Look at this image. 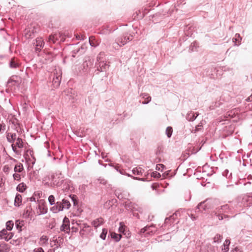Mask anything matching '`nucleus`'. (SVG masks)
I'll list each match as a JSON object with an SVG mask.
<instances>
[{"label":"nucleus","instance_id":"nucleus-1","mask_svg":"<svg viewBox=\"0 0 252 252\" xmlns=\"http://www.w3.org/2000/svg\"><path fill=\"white\" fill-rule=\"evenodd\" d=\"M49 180L51 184L54 186L57 187H63V189H66L69 188L70 181L64 178V176L60 171H57L51 175Z\"/></svg>","mask_w":252,"mask_h":252},{"label":"nucleus","instance_id":"nucleus-2","mask_svg":"<svg viewBox=\"0 0 252 252\" xmlns=\"http://www.w3.org/2000/svg\"><path fill=\"white\" fill-rule=\"evenodd\" d=\"M104 55V53L101 52L97 57V61L95 63L96 69L95 70V71H98L97 73L99 72L106 71L109 67V65L106 62L102 60V58Z\"/></svg>","mask_w":252,"mask_h":252},{"label":"nucleus","instance_id":"nucleus-3","mask_svg":"<svg viewBox=\"0 0 252 252\" xmlns=\"http://www.w3.org/2000/svg\"><path fill=\"white\" fill-rule=\"evenodd\" d=\"M94 61L91 59L85 61L83 63L78 67V73L80 75L87 74L93 65Z\"/></svg>","mask_w":252,"mask_h":252},{"label":"nucleus","instance_id":"nucleus-4","mask_svg":"<svg viewBox=\"0 0 252 252\" xmlns=\"http://www.w3.org/2000/svg\"><path fill=\"white\" fill-rule=\"evenodd\" d=\"M232 212L231 209L227 204L221 206L217 208V212L215 215L219 220H222L223 218H228V215L223 214V213H229Z\"/></svg>","mask_w":252,"mask_h":252},{"label":"nucleus","instance_id":"nucleus-5","mask_svg":"<svg viewBox=\"0 0 252 252\" xmlns=\"http://www.w3.org/2000/svg\"><path fill=\"white\" fill-rule=\"evenodd\" d=\"M62 79V72L60 69H56L53 73L52 84L54 88L59 87Z\"/></svg>","mask_w":252,"mask_h":252},{"label":"nucleus","instance_id":"nucleus-6","mask_svg":"<svg viewBox=\"0 0 252 252\" xmlns=\"http://www.w3.org/2000/svg\"><path fill=\"white\" fill-rule=\"evenodd\" d=\"M65 40L64 35L61 32H56L49 36L48 42L55 43L56 41L63 42Z\"/></svg>","mask_w":252,"mask_h":252},{"label":"nucleus","instance_id":"nucleus-7","mask_svg":"<svg viewBox=\"0 0 252 252\" xmlns=\"http://www.w3.org/2000/svg\"><path fill=\"white\" fill-rule=\"evenodd\" d=\"M44 41L42 37H37L33 42V47L36 53H39L44 46Z\"/></svg>","mask_w":252,"mask_h":252},{"label":"nucleus","instance_id":"nucleus-8","mask_svg":"<svg viewBox=\"0 0 252 252\" xmlns=\"http://www.w3.org/2000/svg\"><path fill=\"white\" fill-rule=\"evenodd\" d=\"M133 38L132 36L127 34H125L121 37L118 38L115 42V44L120 47H122L125 45L126 43L130 40H132Z\"/></svg>","mask_w":252,"mask_h":252},{"label":"nucleus","instance_id":"nucleus-9","mask_svg":"<svg viewBox=\"0 0 252 252\" xmlns=\"http://www.w3.org/2000/svg\"><path fill=\"white\" fill-rule=\"evenodd\" d=\"M13 233L8 232L5 229L0 231V240L4 239L6 241H8L13 237Z\"/></svg>","mask_w":252,"mask_h":252},{"label":"nucleus","instance_id":"nucleus-10","mask_svg":"<svg viewBox=\"0 0 252 252\" xmlns=\"http://www.w3.org/2000/svg\"><path fill=\"white\" fill-rule=\"evenodd\" d=\"M156 231V228L154 225L146 226L142 228L140 231V234L146 233L147 235H152Z\"/></svg>","mask_w":252,"mask_h":252},{"label":"nucleus","instance_id":"nucleus-11","mask_svg":"<svg viewBox=\"0 0 252 252\" xmlns=\"http://www.w3.org/2000/svg\"><path fill=\"white\" fill-rule=\"evenodd\" d=\"M69 220L66 217H65L63 221V224L61 226L60 230L66 233H69L70 231Z\"/></svg>","mask_w":252,"mask_h":252},{"label":"nucleus","instance_id":"nucleus-12","mask_svg":"<svg viewBox=\"0 0 252 252\" xmlns=\"http://www.w3.org/2000/svg\"><path fill=\"white\" fill-rule=\"evenodd\" d=\"M241 204H243L245 207L252 206V193L249 195L244 197L242 199Z\"/></svg>","mask_w":252,"mask_h":252},{"label":"nucleus","instance_id":"nucleus-13","mask_svg":"<svg viewBox=\"0 0 252 252\" xmlns=\"http://www.w3.org/2000/svg\"><path fill=\"white\" fill-rule=\"evenodd\" d=\"M85 49L84 48L81 47H78L76 49L73 50L71 52V56L73 58H75L76 57H78L85 53Z\"/></svg>","mask_w":252,"mask_h":252},{"label":"nucleus","instance_id":"nucleus-14","mask_svg":"<svg viewBox=\"0 0 252 252\" xmlns=\"http://www.w3.org/2000/svg\"><path fill=\"white\" fill-rule=\"evenodd\" d=\"M54 204L55 205L51 208V210L54 213H57L60 211H63L62 202L58 201L56 203H55Z\"/></svg>","mask_w":252,"mask_h":252},{"label":"nucleus","instance_id":"nucleus-15","mask_svg":"<svg viewBox=\"0 0 252 252\" xmlns=\"http://www.w3.org/2000/svg\"><path fill=\"white\" fill-rule=\"evenodd\" d=\"M9 65L12 69H16L19 67L20 64L17 60L13 58L10 61Z\"/></svg>","mask_w":252,"mask_h":252},{"label":"nucleus","instance_id":"nucleus-16","mask_svg":"<svg viewBox=\"0 0 252 252\" xmlns=\"http://www.w3.org/2000/svg\"><path fill=\"white\" fill-rule=\"evenodd\" d=\"M206 201L202 202L198 204L196 209L195 212H202L204 211H205L207 208V206L205 204Z\"/></svg>","mask_w":252,"mask_h":252},{"label":"nucleus","instance_id":"nucleus-17","mask_svg":"<svg viewBox=\"0 0 252 252\" xmlns=\"http://www.w3.org/2000/svg\"><path fill=\"white\" fill-rule=\"evenodd\" d=\"M132 172L134 175L142 176L144 170L140 167H136L132 169Z\"/></svg>","mask_w":252,"mask_h":252},{"label":"nucleus","instance_id":"nucleus-18","mask_svg":"<svg viewBox=\"0 0 252 252\" xmlns=\"http://www.w3.org/2000/svg\"><path fill=\"white\" fill-rule=\"evenodd\" d=\"M198 113H194L193 112H190L187 115L186 118L189 121H193L198 116Z\"/></svg>","mask_w":252,"mask_h":252},{"label":"nucleus","instance_id":"nucleus-19","mask_svg":"<svg viewBox=\"0 0 252 252\" xmlns=\"http://www.w3.org/2000/svg\"><path fill=\"white\" fill-rule=\"evenodd\" d=\"M10 250V246L8 244L4 242H0V252H9Z\"/></svg>","mask_w":252,"mask_h":252},{"label":"nucleus","instance_id":"nucleus-20","mask_svg":"<svg viewBox=\"0 0 252 252\" xmlns=\"http://www.w3.org/2000/svg\"><path fill=\"white\" fill-rule=\"evenodd\" d=\"M141 96L145 100L144 101L142 102L143 104H147L151 101V97L149 96L148 94L142 93L141 94Z\"/></svg>","mask_w":252,"mask_h":252},{"label":"nucleus","instance_id":"nucleus-21","mask_svg":"<svg viewBox=\"0 0 252 252\" xmlns=\"http://www.w3.org/2000/svg\"><path fill=\"white\" fill-rule=\"evenodd\" d=\"M17 138L16 133H8L7 134V141L10 143H13Z\"/></svg>","mask_w":252,"mask_h":252},{"label":"nucleus","instance_id":"nucleus-22","mask_svg":"<svg viewBox=\"0 0 252 252\" xmlns=\"http://www.w3.org/2000/svg\"><path fill=\"white\" fill-rule=\"evenodd\" d=\"M103 219L102 218H99L97 219H95L92 222V224L95 227H97L100 226L101 224L103 223Z\"/></svg>","mask_w":252,"mask_h":252},{"label":"nucleus","instance_id":"nucleus-23","mask_svg":"<svg viewBox=\"0 0 252 252\" xmlns=\"http://www.w3.org/2000/svg\"><path fill=\"white\" fill-rule=\"evenodd\" d=\"M22 203V196L17 193L15 198L14 204L16 206H20Z\"/></svg>","mask_w":252,"mask_h":252},{"label":"nucleus","instance_id":"nucleus-24","mask_svg":"<svg viewBox=\"0 0 252 252\" xmlns=\"http://www.w3.org/2000/svg\"><path fill=\"white\" fill-rule=\"evenodd\" d=\"M62 206L63 207V210L64 209H68L71 204L69 200L66 199H63L62 201Z\"/></svg>","mask_w":252,"mask_h":252},{"label":"nucleus","instance_id":"nucleus-25","mask_svg":"<svg viewBox=\"0 0 252 252\" xmlns=\"http://www.w3.org/2000/svg\"><path fill=\"white\" fill-rule=\"evenodd\" d=\"M230 243V242L229 240L226 239L225 242L223 243V247L222 248V251L223 252H227L229 250V245Z\"/></svg>","mask_w":252,"mask_h":252},{"label":"nucleus","instance_id":"nucleus-26","mask_svg":"<svg viewBox=\"0 0 252 252\" xmlns=\"http://www.w3.org/2000/svg\"><path fill=\"white\" fill-rule=\"evenodd\" d=\"M27 186L25 184L22 183L19 184L16 187V189L20 192H23L26 189Z\"/></svg>","mask_w":252,"mask_h":252},{"label":"nucleus","instance_id":"nucleus-27","mask_svg":"<svg viewBox=\"0 0 252 252\" xmlns=\"http://www.w3.org/2000/svg\"><path fill=\"white\" fill-rule=\"evenodd\" d=\"M24 224V220H17L15 222V226L19 231H22V227Z\"/></svg>","mask_w":252,"mask_h":252},{"label":"nucleus","instance_id":"nucleus-28","mask_svg":"<svg viewBox=\"0 0 252 252\" xmlns=\"http://www.w3.org/2000/svg\"><path fill=\"white\" fill-rule=\"evenodd\" d=\"M24 170L23 165L22 163H19L17 164L14 167V170L15 172L20 173Z\"/></svg>","mask_w":252,"mask_h":252},{"label":"nucleus","instance_id":"nucleus-29","mask_svg":"<svg viewBox=\"0 0 252 252\" xmlns=\"http://www.w3.org/2000/svg\"><path fill=\"white\" fill-rule=\"evenodd\" d=\"M242 39L240 34L239 33H236L235 35V37L233 38V41L235 42V45H240V41Z\"/></svg>","mask_w":252,"mask_h":252},{"label":"nucleus","instance_id":"nucleus-30","mask_svg":"<svg viewBox=\"0 0 252 252\" xmlns=\"http://www.w3.org/2000/svg\"><path fill=\"white\" fill-rule=\"evenodd\" d=\"M135 205L130 201H126L125 202V208L127 210L133 211L135 209Z\"/></svg>","mask_w":252,"mask_h":252},{"label":"nucleus","instance_id":"nucleus-31","mask_svg":"<svg viewBox=\"0 0 252 252\" xmlns=\"http://www.w3.org/2000/svg\"><path fill=\"white\" fill-rule=\"evenodd\" d=\"M111 237L114 239L116 242H119L122 237V235L121 234H117L115 232H112L111 233Z\"/></svg>","mask_w":252,"mask_h":252},{"label":"nucleus","instance_id":"nucleus-32","mask_svg":"<svg viewBox=\"0 0 252 252\" xmlns=\"http://www.w3.org/2000/svg\"><path fill=\"white\" fill-rule=\"evenodd\" d=\"M222 175L230 180L232 179V173L230 172L228 170L226 169L222 172Z\"/></svg>","mask_w":252,"mask_h":252},{"label":"nucleus","instance_id":"nucleus-33","mask_svg":"<svg viewBox=\"0 0 252 252\" xmlns=\"http://www.w3.org/2000/svg\"><path fill=\"white\" fill-rule=\"evenodd\" d=\"M15 145L19 148H22L23 147V142L21 138L18 137L15 140Z\"/></svg>","mask_w":252,"mask_h":252},{"label":"nucleus","instance_id":"nucleus-34","mask_svg":"<svg viewBox=\"0 0 252 252\" xmlns=\"http://www.w3.org/2000/svg\"><path fill=\"white\" fill-rule=\"evenodd\" d=\"M14 225V222L12 220H8L6 223V230H11Z\"/></svg>","mask_w":252,"mask_h":252},{"label":"nucleus","instance_id":"nucleus-35","mask_svg":"<svg viewBox=\"0 0 252 252\" xmlns=\"http://www.w3.org/2000/svg\"><path fill=\"white\" fill-rule=\"evenodd\" d=\"M222 238V235L218 234L214 237L213 239V242L215 243H219L221 242Z\"/></svg>","mask_w":252,"mask_h":252},{"label":"nucleus","instance_id":"nucleus-36","mask_svg":"<svg viewBox=\"0 0 252 252\" xmlns=\"http://www.w3.org/2000/svg\"><path fill=\"white\" fill-rule=\"evenodd\" d=\"M126 227L125 225L124 224V223L123 222H120V226H119V232L122 233L124 234H126V233H125V232L126 231Z\"/></svg>","mask_w":252,"mask_h":252},{"label":"nucleus","instance_id":"nucleus-37","mask_svg":"<svg viewBox=\"0 0 252 252\" xmlns=\"http://www.w3.org/2000/svg\"><path fill=\"white\" fill-rule=\"evenodd\" d=\"M107 234V229L105 228H103L102 230V232L100 235V238L102 240H104L106 238V235Z\"/></svg>","mask_w":252,"mask_h":252},{"label":"nucleus","instance_id":"nucleus-38","mask_svg":"<svg viewBox=\"0 0 252 252\" xmlns=\"http://www.w3.org/2000/svg\"><path fill=\"white\" fill-rule=\"evenodd\" d=\"M198 45L196 42H194L192 43L189 47V50H190L191 52H193L196 50Z\"/></svg>","mask_w":252,"mask_h":252},{"label":"nucleus","instance_id":"nucleus-39","mask_svg":"<svg viewBox=\"0 0 252 252\" xmlns=\"http://www.w3.org/2000/svg\"><path fill=\"white\" fill-rule=\"evenodd\" d=\"M40 241L42 243L41 245H45L47 243L48 241V238L47 236L43 235L40 237Z\"/></svg>","mask_w":252,"mask_h":252},{"label":"nucleus","instance_id":"nucleus-40","mask_svg":"<svg viewBox=\"0 0 252 252\" xmlns=\"http://www.w3.org/2000/svg\"><path fill=\"white\" fill-rule=\"evenodd\" d=\"M174 222V220L172 219V218H170V216L169 218H167L165 219L164 220V224L166 225L167 224L171 225V223Z\"/></svg>","mask_w":252,"mask_h":252},{"label":"nucleus","instance_id":"nucleus-41","mask_svg":"<svg viewBox=\"0 0 252 252\" xmlns=\"http://www.w3.org/2000/svg\"><path fill=\"white\" fill-rule=\"evenodd\" d=\"M94 40V36H91L89 37V43L90 45L92 47H95L97 46V44L95 43Z\"/></svg>","mask_w":252,"mask_h":252},{"label":"nucleus","instance_id":"nucleus-42","mask_svg":"<svg viewBox=\"0 0 252 252\" xmlns=\"http://www.w3.org/2000/svg\"><path fill=\"white\" fill-rule=\"evenodd\" d=\"M173 132L172 128L171 126H168L166 129V134L168 137H170Z\"/></svg>","mask_w":252,"mask_h":252},{"label":"nucleus","instance_id":"nucleus-43","mask_svg":"<svg viewBox=\"0 0 252 252\" xmlns=\"http://www.w3.org/2000/svg\"><path fill=\"white\" fill-rule=\"evenodd\" d=\"M116 202V199L110 200L106 202L105 206L106 207H110L112 206L114 204V203H115Z\"/></svg>","mask_w":252,"mask_h":252},{"label":"nucleus","instance_id":"nucleus-44","mask_svg":"<svg viewBox=\"0 0 252 252\" xmlns=\"http://www.w3.org/2000/svg\"><path fill=\"white\" fill-rule=\"evenodd\" d=\"M160 174L159 173L157 172V171H154V172H153L151 174V177H153L154 178H159L160 177Z\"/></svg>","mask_w":252,"mask_h":252},{"label":"nucleus","instance_id":"nucleus-45","mask_svg":"<svg viewBox=\"0 0 252 252\" xmlns=\"http://www.w3.org/2000/svg\"><path fill=\"white\" fill-rule=\"evenodd\" d=\"M69 197H70L72 202H73V205L74 206H76L78 203L76 196L75 195H70Z\"/></svg>","mask_w":252,"mask_h":252},{"label":"nucleus","instance_id":"nucleus-46","mask_svg":"<svg viewBox=\"0 0 252 252\" xmlns=\"http://www.w3.org/2000/svg\"><path fill=\"white\" fill-rule=\"evenodd\" d=\"M48 201L50 205H54L55 204V197L53 195H51L48 197Z\"/></svg>","mask_w":252,"mask_h":252},{"label":"nucleus","instance_id":"nucleus-47","mask_svg":"<svg viewBox=\"0 0 252 252\" xmlns=\"http://www.w3.org/2000/svg\"><path fill=\"white\" fill-rule=\"evenodd\" d=\"M13 177L15 180L20 181L21 180V175L18 173H14L13 175Z\"/></svg>","mask_w":252,"mask_h":252},{"label":"nucleus","instance_id":"nucleus-48","mask_svg":"<svg viewBox=\"0 0 252 252\" xmlns=\"http://www.w3.org/2000/svg\"><path fill=\"white\" fill-rule=\"evenodd\" d=\"M180 215V213L179 211H176L174 213L172 216H170V218H172L173 220H175L176 218Z\"/></svg>","mask_w":252,"mask_h":252},{"label":"nucleus","instance_id":"nucleus-49","mask_svg":"<svg viewBox=\"0 0 252 252\" xmlns=\"http://www.w3.org/2000/svg\"><path fill=\"white\" fill-rule=\"evenodd\" d=\"M148 175H149L148 173H145L144 176L147 177L146 178H140L139 177H134V179H136V180H140V181H145L146 180V179L148 178Z\"/></svg>","mask_w":252,"mask_h":252},{"label":"nucleus","instance_id":"nucleus-50","mask_svg":"<svg viewBox=\"0 0 252 252\" xmlns=\"http://www.w3.org/2000/svg\"><path fill=\"white\" fill-rule=\"evenodd\" d=\"M33 252H44L43 249L40 247L37 249H34L33 250Z\"/></svg>","mask_w":252,"mask_h":252},{"label":"nucleus","instance_id":"nucleus-51","mask_svg":"<svg viewBox=\"0 0 252 252\" xmlns=\"http://www.w3.org/2000/svg\"><path fill=\"white\" fill-rule=\"evenodd\" d=\"M164 166V165L162 164H158L156 166V169L158 170H160V168H163Z\"/></svg>","mask_w":252,"mask_h":252},{"label":"nucleus","instance_id":"nucleus-52","mask_svg":"<svg viewBox=\"0 0 252 252\" xmlns=\"http://www.w3.org/2000/svg\"><path fill=\"white\" fill-rule=\"evenodd\" d=\"M215 248L213 246H211L208 250V252H215Z\"/></svg>","mask_w":252,"mask_h":252},{"label":"nucleus","instance_id":"nucleus-53","mask_svg":"<svg viewBox=\"0 0 252 252\" xmlns=\"http://www.w3.org/2000/svg\"><path fill=\"white\" fill-rule=\"evenodd\" d=\"M117 170L118 171H119L121 174H124V175H126L128 177H131V176L130 175H129V174H126L125 173V171H124L123 170H118V169H117Z\"/></svg>","mask_w":252,"mask_h":252},{"label":"nucleus","instance_id":"nucleus-54","mask_svg":"<svg viewBox=\"0 0 252 252\" xmlns=\"http://www.w3.org/2000/svg\"><path fill=\"white\" fill-rule=\"evenodd\" d=\"M76 38L78 40H83L85 39V37L83 35H76Z\"/></svg>","mask_w":252,"mask_h":252},{"label":"nucleus","instance_id":"nucleus-55","mask_svg":"<svg viewBox=\"0 0 252 252\" xmlns=\"http://www.w3.org/2000/svg\"><path fill=\"white\" fill-rule=\"evenodd\" d=\"M189 216L192 220H196V217L193 214H191L190 215H189Z\"/></svg>","mask_w":252,"mask_h":252},{"label":"nucleus","instance_id":"nucleus-56","mask_svg":"<svg viewBox=\"0 0 252 252\" xmlns=\"http://www.w3.org/2000/svg\"><path fill=\"white\" fill-rule=\"evenodd\" d=\"M239 251V249L237 247L235 248L231 251V252H238Z\"/></svg>","mask_w":252,"mask_h":252},{"label":"nucleus","instance_id":"nucleus-57","mask_svg":"<svg viewBox=\"0 0 252 252\" xmlns=\"http://www.w3.org/2000/svg\"><path fill=\"white\" fill-rule=\"evenodd\" d=\"M246 101L248 102H250L252 101V94L251 95V96H250L246 99Z\"/></svg>","mask_w":252,"mask_h":252},{"label":"nucleus","instance_id":"nucleus-58","mask_svg":"<svg viewBox=\"0 0 252 252\" xmlns=\"http://www.w3.org/2000/svg\"><path fill=\"white\" fill-rule=\"evenodd\" d=\"M99 181H100V183L105 184L106 181L104 180H100L98 179Z\"/></svg>","mask_w":252,"mask_h":252},{"label":"nucleus","instance_id":"nucleus-59","mask_svg":"<svg viewBox=\"0 0 252 252\" xmlns=\"http://www.w3.org/2000/svg\"><path fill=\"white\" fill-rule=\"evenodd\" d=\"M8 169L9 168L8 167L4 166L3 168V171L5 172L8 171Z\"/></svg>","mask_w":252,"mask_h":252},{"label":"nucleus","instance_id":"nucleus-60","mask_svg":"<svg viewBox=\"0 0 252 252\" xmlns=\"http://www.w3.org/2000/svg\"><path fill=\"white\" fill-rule=\"evenodd\" d=\"M12 148L13 151L14 152L17 153L16 149V148L13 146V144L12 145Z\"/></svg>","mask_w":252,"mask_h":252},{"label":"nucleus","instance_id":"nucleus-61","mask_svg":"<svg viewBox=\"0 0 252 252\" xmlns=\"http://www.w3.org/2000/svg\"><path fill=\"white\" fill-rule=\"evenodd\" d=\"M30 200H31V201H35V198H34V197H31V198H30Z\"/></svg>","mask_w":252,"mask_h":252},{"label":"nucleus","instance_id":"nucleus-62","mask_svg":"<svg viewBox=\"0 0 252 252\" xmlns=\"http://www.w3.org/2000/svg\"><path fill=\"white\" fill-rule=\"evenodd\" d=\"M72 229L73 230H74V231L76 232L77 230V229L76 228H74L73 227H72Z\"/></svg>","mask_w":252,"mask_h":252},{"label":"nucleus","instance_id":"nucleus-63","mask_svg":"<svg viewBox=\"0 0 252 252\" xmlns=\"http://www.w3.org/2000/svg\"><path fill=\"white\" fill-rule=\"evenodd\" d=\"M248 184H251V182H247V183H245V184H244V185L246 186V185H248Z\"/></svg>","mask_w":252,"mask_h":252},{"label":"nucleus","instance_id":"nucleus-64","mask_svg":"<svg viewBox=\"0 0 252 252\" xmlns=\"http://www.w3.org/2000/svg\"><path fill=\"white\" fill-rule=\"evenodd\" d=\"M84 227H88L89 225H88L87 224H84Z\"/></svg>","mask_w":252,"mask_h":252}]
</instances>
